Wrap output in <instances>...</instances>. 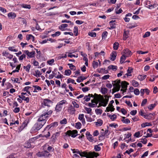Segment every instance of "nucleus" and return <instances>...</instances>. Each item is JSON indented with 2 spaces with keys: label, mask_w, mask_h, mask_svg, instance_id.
<instances>
[{
  "label": "nucleus",
  "mask_w": 158,
  "mask_h": 158,
  "mask_svg": "<svg viewBox=\"0 0 158 158\" xmlns=\"http://www.w3.org/2000/svg\"><path fill=\"white\" fill-rule=\"evenodd\" d=\"M37 121L38 122L35 123L31 128V133H34L39 130L42 127L46 122V120H39V118Z\"/></svg>",
  "instance_id": "nucleus-1"
},
{
  "label": "nucleus",
  "mask_w": 158,
  "mask_h": 158,
  "mask_svg": "<svg viewBox=\"0 0 158 158\" xmlns=\"http://www.w3.org/2000/svg\"><path fill=\"white\" fill-rule=\"evenodd\" d=\"M95 96L94 98L97 102H99V105L100 106H102L104 107L106 106L108 102V99L107 98L103 99L102 98L101 96L98 95L96 94H95Z\"/></svg>",
  "instance_id": "nucleus-2"
},
{
  "label": "nucleus",
  "mask_w": 158,
  "mask_h": 158,
  "mask_svg": "<svg viewBox=\"0 0 158 158\" xmlns=\"http://www.w3.org/2000/svg\"><path fill=\"white\" fill-rule=\"evenodd\" d=\"M52 113V110H45L43 111L42 114L39 118V120L43 121V120H44L46 121V119L50 116Z\"/></svg>",
  "instance_id": "nucleus-3"
},
{
  "label": "nucleus",
  "mask_w": 158,
  "mask_h": 158,
  "mask_svg": "<svg viewBox=\"0 0 158 158\" xmlns=\"http://www.w3.org/2000/svg\"><path fill=\"white\" fill-rule=\"evenodd\" d=\"M121 81L120 80H116L112 82L113 88L112 89V94L119 91L121 87Z\"/></svg>",
  "instance_id": "nucleus-4"
},
{
  "label": "nucleus",
  "mask_w": 158,
  "mask_h": 158,
  "mask_svg": "<svg viewBox=\"0 0 158 158\" xmlns=\"http://www.w3.org/2000/svg\"><path fill=\"white\" fill-rule=\"evenodd\" d=\"M77 131L76 130H69L65 133L66 136H71L73 138H75L76 137L77 135Z\"/></svg>",
  "instance_id": "nucleus-5"
},
{
  "label": "nucleus",
  "mask_w": 158,
  "mask_h": 158,
  "mask_svg": "<svg viewBox=\"0 0 158 158\" xmlns=\"http://www.w3.org/2000/svg\"><path fill=\"white\" fill-rule=\"evenodd\" d=\"M85 135L88 140L90 142L94 143L96 142L97 139H94L89 131H87Z\"/></svg>",
  "instance_id": "nucleus-6"
},
{
  "label": "nucleus",
  "mask_w": 158,
  "mask_h": 158,
  "mask_svg": "<svg viewBox=\"0 0 158 158\" xmlns=\"http://www.w3.org/2000/svg\"><path fill=\"white\" fill-rule=\"evenodd\" d=\"M129 85V83L126 81H123L121 83V86L122 89H121V91H123V93L126 92L127 90V85Z\"/></svg>",
  "instance_id": "nucleus-7"
},
{
  "label": "nucleus",
  "mask_w": 158,
  "mask_h": 158,
  "mask_svg": "<svg viewBox=\"0 0 158 158\" xmlns=\"http://www.w3.org/2000/svg\"><path fill=\"white\" fill-rule=\"evenodd\" d=\"M144 5L145 7L150 9L154 8L156 6L155 4L152 5L151 2L149 0L145 1L144 2Z\"/></svg>",
  "instance_id": "nucleus-8"
},
{
  "label": "nucleus",
  "mask_w": 158,
  "mask_h": 158,
  "mask_svg": "<svg viewBox=\"0 0 158 158\" xmlns=\"http://www.w3.org/2000/svg\"><path fill=\"white\" fill-rule=\"evenodd\" d=\"M52 101L50 100L44 99L42 103V106L43 107H44L45 106L50 107Z\"/></svg>",
  "instance_id": "nucleus-9"
},
{
  "label": "nucleus",
  "mask_w": 158,
  "mask_h": 158,
  "mask_svg": "<svg viewBox=\"0 0 158 158\" xmlns=\"http://www.w3.org/2000/svg\"><path fill=\"white\" fill-rule=\"evenodd\" d=\"M123 55L127 57H128L131 56L132 54V52L129 49L126 48L123 51Z\"/></svg>",
  "instance_id": "nucleus-10"
},
{
  "label": "nucleus",
  "mask_w": 158,
  "mask_h": 158,
  "mask_svg": "<svg viewBox=\"0 0 158 158\" xmlns=\"http://www.w3.org/2000/svg\"><path fill=\"white\" fill-rule=\"evenodd\" d=\"M3 56L5 57L6 58L11 59L13 57V55H11L6 51L3 52L2 53Z\"/></svg>",
  "instance_id": "nucleus-11"
},
{
  "label": "nucleus",
  "mask_w": 158,
  "mask_h": 158,
  "mask_svg": "<svg viewBox=\"0 0 158 158\" xmlns=\"http://www.w3.org/2000/svg\"><path fill=\"white\" fill-rule=\"evenodd\" d=\"M68 27V25L66 23L62 24L59 26V28L61 31H64L65 30H69V29H67L66 28Z\"/></svg>",
  "instance_id": "nucleus-12"
},
{
  "label": "nucleus",
  "mask_w": 158,
  "mask_h": 158,
  "mask_svg": "<svg viewBox=\"0 0 158 158\" xmlns=\"http://www.w3.org/2000/svg\"><path fill=\"white\" fill-rule=\"evenodd\" d=\"M24 52L30 58L33 57L35 54V52L34 51L30 52L28 50H25Z\"/></svg>",
  "instance_id": "nucleus-13"
},
{
  "label": "nucleus",
  "mask_w": 158,
  "mask_h": 158,
  "mask_svg": "<svg viewBox=\"0 0 158 158\" xmlns=\"http://www.w3.org/2000/svg\"><path fill=\"white\" fill-rule=\"evenodd\" d=\"M78 118L81 121L83 125L85 123V119L84 118V114H81L79 115Z\"/></svg>",
  "instance_id": "nucleus-14"
},
{
  "label": "nucleus",
  "mask_w": 158,
  "mask_h": 158,
  "mask_svg": "<svg viewBox=\"0 0 158 158\" xmlns=\"http://www.w3.org/2000/svg\"><path fill=\"white\" fill-rule=\"evenodd\" d=\"M155 115V114L154 113H150L148 114H146L144 116V118L145 119L150 120Z\"/></svg>",
  "instance_id": "nucleus-15"
},
{
  "label": "nucleus",
  "mask_w": 158,
  "mask_h": 158,
  "mask_svg": "<svg viewBox=\"0 0 158 158\" xmlns=\"http://www.w3.org/2000/svg\"><path fill=\"white\" fill-rule=\"evenodd\" d=\"M95 96V94L94 95V96H93L92 94H89L88 95L85 96L83 99L85 100V101L88 102L90 100L91 97H93L94 98Z\"/></svg>",
  "instance_id": "nucleus-16"
},
{
  "label": "nucleus",
  "mask_w": 158,
  "mask_h": 158,
  "mask_svg": "<svg viewBox=\"0 0 158 158\" xmlns=\"http://www.w3.org/2000/svg\"><path fill=\"white\" fill-rule=\"evenodd\" d=\"M129 34V31H126L125 30H124L123 37V40H125L128 37Z\"/></svg>",
  "instance_id": "nucleus-17"
},
{
  "label": "nucleus",
  "mask_w": 158,
  "mask_h": 158,
  "mask_svg": "<svg viewBox=\"0 0 158 158\" xmlns=\"http://www.w3.org/2000/svg\"><path fill=\"white\" fill-rule=\"evenodd\" d=\"M7 16L10 19H14L16 17V15L15 13L11 12L8 14Z\"/></svg>",
  "instance_id": "nucleus-18"
},
{
  "label": "nucleus",
  "mask_w": 158,
  "mask_h": 158,
  "mask_svg": "<svg viewBox=\"0 0 158 158\" xmlns=\"http://www.w3.org/2000/svg\"><path fill=\"white\" fill-rule=\"evenodd\" d=\"M60 133L59 132H56L51 137V139L53 140H55L60 135Z\"/></svg>",
  "instance_id": "nucleus-19"
},
{
  "label": "nucleus",
  "mask_w": 158,
  "mask_h": 158,
  "mask_svg": "<svg viewBox=\"0 0 158 158\" xmlns=\"http://www.w3.org/2000/svg\"><path fill=\"white\" fill-rule=\"evenodd\" d=\"M117 53L116 52H113L110 54V59L111 60L114 61L116 59Z\"/></svg>",
  "instance_id": "nucleus-20"
},
{
  "label": "nucleus",
  "mask_w": 158,
  "mask_h": 158,
  "mask_svg": "<svg viewBox=\"0 0 158 158\" xmlns=\"http://www.w3.org/2000/svg\"><path fill=\"white\" fill-rule=\"evenodd\" d=\"M114 108L112 105H109V106L106 108V111L109 112L111 111V112L114 111Z\"/></svg>",
  "instance_id": "nucleus-21"
},
{
  "label": "nucleus",
  "mask_w": 158,
  "mask_h": 158,
  "mask_svg": "<svg viewBox=\"0 0 158 158\" xmlns=\"http://www.w3.org/2000/svg\"><path fill=\"white\" fill-rule=\"evenodd\" d=\"M18 97L22 100L25 101L27 103L29 102L30 101V99L28 97H26L23 95H19Z\"/></svg>",
  "instance_id": "nucleus-22"
},
{
  "label": "nucleus",
  "mask_w": 158,
  "mask_h": 158,
  "mask_svg": "<svg viewBox=\"0 0 158 158\" xmlns=\"http://www.w3.org/2000/svg\"><path fill=\"white\" fill-rule=\"evenodd\" d=\"M62 108L61 106L57 104L55 108V110L56 112H59L62 110Z\"/></svg>",
  "instance_id": "nucleus-23"
},
{
  "label": "nucleus",
  "mask_w": 158,
  "mask_h": 158,
  "mask_svg": "<svg viewBox=\"0 0 158 158\" xmlns=\"http://www.w3.org/2000/svg\"><path fill=\"white\" fill-rule=\"evenodd\" d=\"M115 20H111L110 22V29H113L115 28V24L114 23L115 22Z\"/></svg>",
  "instance_id": "nucleus-24"
},
{
  "label": "nucleus",
  "mask_w": 158,
  "mask_h": 158,
  "mask_svg": "<svg viewBox=\"0 0 158 158\" xmlns=\"http://www.w3.org/2000/svg\"><path fill=\"white\" fill-rule=\"evenodd\" d=\"M96 125L97 126H101L103 124V122L102 120L100 119H99L97 120V121L95 122Z\"/></svg>",
  "instance_id": "nucleus-25"
},
{
  "label": "nucleus",
  "mask_w": 158,
  "mask_h": 158,
  "mask_svg": "<svg viewBox=\"0 0 158 158\" xmlns=\"http://www.w3.org/2000/svg\"><path fill=\"white\" fill-rule=\"evenodd\" d=\"M86 78L84 76H80L77 79V81L78 83L82 82L84 80H85Z\"/></svg>",
  "instance_id": "nucleus-26"
},
{
  "label": "nucleus",
  "mask_w": 158,
  "mask_h": 158,
  "mask_svg": "<svg viewBox=\"0 0 158 158\" xmlns=\"http://www.w3.org/2000/svg\"><path fill=\"white\" fill-rule=\"evenodd\" d=\"M122 121L125 124H128L130 123V120L128 118H126L125 117H123Z\"/></svg>",
  "instance_id": "nucleus-27"
},
{
  "label": "nucleus",
  "mask_w": 158,
  "mask_h": 158,
  "mask_svg": "<svg viewBox=\"0 0 158 158\" xmlns=\"http://www.w3.org/2000/svg\"><path fill=\"white\" fill-rule=\"evenodd\" d=\"M72 106H70L69 108V110L72 114H74L76 111V110Z\"/></svg>",
  "instance_id": "nucleus-28"
},
{
  "label": "nucleus",
  "mask_w": 158,
  "mask_h": 158,
  "mask_svg": "<svg viewBox=\"0 0 158 158\" xmlns=\"http://www.w3.org/2000/svg\"><path fill=\"white\" fill-rule=\"evenodd\" d=\"M42 74V73L38 70H37L35 71V73L34 74V75L35 77H40Z\"/></svg>",
  "instance_id": "nucleus-29"
},
{
  "label": "nucleus",
  "mask_w": 158,
  "mask_h": 158,
  "mask_svg": "<svg viewBox=\"0 0 158 158\" xmlns=\"http://www.w3.org/2000/svg\"><path fill=\"white\" fill-rule=\"evenodd\" d=\"M147 76L145 75H139L138 76V79L140 81H143L144 80L146 77Z\"/></svg>",
  "instance_id": "nucleus-30"
},
{
  "label": "nucleus",
  "mask_w": 158,
  "mask_h": 158,
  "mask_svg": "<svg viewBox=\"0 0 158 158\" xmlns=\"http://www.w3.org/2000/svg\"><path fill=\"white\" fill-rule=\"evenodd\" d=\"M123 12V10L121 8L119 9L118 7H117L115 9V13L117 14H119Z\"/></svg>",
  "instance_id": "nucleus-31"
},
{
  "label": "nucleus",
  "mask_w": 158,
  "mask_h": 158,
  "mask_svg": "<svg viewBox=\"0 0 158 158\" xmlns=\"http://www.w3.org/2000/svg\"><path fill=\"white\" fill-rule=\"evenodd\" d=\"M67 103V101L66 100H61V101H60L59 102L57 103V104L60 106H61L62 107H63V105L64 104H66Z\"/></svg>",
  "instance_id": "nucleus-32"
},
{
  "label": "nucleus",
  "mask_w": 158,
  "mask_h": 158,
  "mask_svg": "<svg viewBox=\"0 0 158 158\" xmlns=\"http://www.w3.org/2000/svg\"><path fill=\"white\" fill-rule=\"evenodd\" d=\"M67 57V55L66 54H62L61 55L58 56L57 57V60H59L62 58H66Z\"/></svg>",
  "instance_id": "nucleus-33"
},
{
  "label": "nucleus",
  "mask_w": 158,
  "mask_h": 158,
  "mask_svg": "<svg viewBox=\"0 0 158 158\" xmlns=\"http://www.w3.org/2000/svg\"><path fill=\"white\" fill-rule=\"evenodd\" d=\"M127 57L125 55H123L121 56L120 59V63L122 64L123 63L124 61L126 59V58Z\"/></svg>",
  "instance_id": "nucleus-34"
},
{
  "label": "nucleus",
  "mask_w": 158,
  "mask_h": 158,
  "mask_svg": "<svg viewBox=\"0 0 158 158\" xmlns=\"http://www.w3.org/2000/svg\"><path fill=\"white\" fill-rule=\"evenodd\" d=\"M142 134L141 133V131H138L135 132L134 134V136L136 138H139L142 136Z\"/></svg>",
  "instance_id": "nucleus-35"
},
{
  "label": "nucleus",
  "mask_w": 158,
  "mask_h": 158,
  "mask_svg": "<svg viewBox=\"0 0 158 158\" xmlns=\"http://www.w3.org/2000/svg\"><path fill=\"white\" fill-rule=\"evenodd\" d=\"M74 82H75V81L74 80H73L72 79L70 78H69L67 79V84L72 83L73 84H76V83Z\"/></svg>",
  "instance_id": "nucleus-36"
},
{
  "label": "nucleus",
  "mask_w": 158,
  "mask_h": 158,
  "mask_svg": "<svg viewBox=\"0 0 158 158\" xmlns=\"http://www.w3.org/2000/svg\"><path fill=\"white\" fill-rule=\"evenodd\" d=\"M55 62V60L54 59H52L48 60L47 61L48 64L50 65H52Z\"/></svg>",
  "instance_id": "nucleus-37"
},
{
  "label": "nucleus",
  "mask_w": 158,
  "mask_h": 158,
  "mask_svg": "<svg viewBox=\"0 0 158 158\" xmlns=\"http://www.w3.org/2000/svg\"><path fill=\"white\" fill-rule=\"evenodd\" d=\"M108 90L106 88H101V91L103 94H106Z\"/></svg>",
  "instance_id": "nucleus-38"
},
{
  "label": "nucleus",
  "mask_w": 158,
  "mask_h": 158,
  "mask_svg": "<svg viewBox=\"0 0 158 158\" xmlns=\"http://www.w3.org/2000/svg\"><path fill=\"white\" fill-rule=\"evenodd\" d=\"M119 44L118 42H115L113 44V48L114 50H117L118 49Z\"/></svg>",
  "instance_id": "nucleus-39"
},
{
  "label": "nucleus",
  "mask_w": 158,
  "mask_h": 158,
  "mask_svg": "<svg viewBox=\"0 0 158 158\" xmlns=\"http://www.w3.org/2000/svg\"><path fill=\"white\" fill-rule=\"evenodd\" d=\"M132 70L133 69L131 67H129L127 70V73L125 75H126L127 76H131V75H129L128 74H130L131 73Z\"/></svg>",
  "instance_id": "nucleus-40"
},
{
  "label": "nucleus",
  "mask_w": 158,
  "mask_h": 158,
  "mask_svg": "<svg viewBox=\"0 0 158 158\" xmlns=\"http://www.w3.org/2000/svg\"><path fill=\"white\" fill-rule=\"evenodd\" d=\"M131 82L132 85L135 87H137L139 85L138 82L135 80H133Z\"/></svg>",
  "instance_id": "nucleus-41"
},
{
  "label": "nucleus",
  "mask_w": 158,
  "mask_h": 158,
  "mask_svg": "<svg viewBox=\"0 0 158 158\" xmlns=\"http://www.w3.org/2000/svg\"><path fill=\"white\" fill-rule=\"evenodd\" d=\"M108 68L109 69H112L113 70H116L117 69V67L116 66L111 65L108 66Z\"/></svg>",
  "instance_id": "nucleus-42"
},
{
  "label": "nucleus",
  "mask_w": 158,
  "mask_h": 158,
  "mask_svg": "<svg viewBox=\"0 0 158 158\" xmlns=\"http://www.w3.org/2000/svg\"><path fill=\"white\" fill-rule=\"evenodd\" d=\"M84 109L87 111V113L88 114H91L92 109L90 108L87 107H85Z\"/></svg>",
  "instance_id": "nucleus-43"
},
{
  "label": "nucleus",
  "mask_w": 158,
  "mask_h": 158,
  "mask_svg": "<svg viewBox=\"0 0 158 158\" xmlns=\"http://www.w3.org/2000/svg\"><path fill=\"white\" fill-rule=\"evenodd\" d=\"M30 86H26L25 87L23 90V91H26L29 94H31L30 92L29 91L30 88H31Z\"/></svg>",
  "instance_id": "nucleus-44"
},
{
  "label": "nucleus",
  "mask_w": 158,
  "mask_h": 158,
  "mask_svg": "<svg viewBox=\"0 0 158 158\" xmlns=\"http://www.w3.org/2000/svg\"><path fill=\"white\" fill-rule=\"evenodd\" d=\"M98 63L95 61H94L92 63L93 67L94 69L97 68L98 66Z\"/></svg>",
  "instance_id": "nucleus-45"
},
{
  "label": "nucleus",
  "mask_w": 158,
  "mask_h": 158,
  "mask_svg": "<svg viewBox=\"0 0 158 158\" xmlns=\"http://www.w3.org/2000/svg\"><path fill=\"white\" fill-rule=\"evenodd\" d=\"M61 34V32L59 31L56 32L54 34L52 35L51 36L53 37H55L60 35Z\"/></svg>",
  "instance_id": "nucleus-46"
},
{
  "label": "nucleus",
  "mask_w": 158,
  "mask_h": 158,
  "mask_svg": "<svg viewBox=\"0 0 158 158\" xmlns=\"http://www.w3.org/2000/svg\"><path fill=\"white\" fill-rule=\"evenodd\" d=\"M72 104L73 105V107L74 108H77L79 107V105L78 104H77L75 101H73Z\"/></svg>",
  "instance_id": "nucleus-47"
},
{
  "label": "nucleus",
  "mask_w": 158,
  "mask_h": 158,
  "mask_svg": "<svg viewBox=\"0 0 158 158\" xmlns=\"http://www.w3.org/2000/svg\"><path fill=\"white\" fill-rule=\"evenodd\" d=\"M8 48L9 50L12 52H17L18 51L17 49H15L14 46L9 47Z\"/></svg>",
  "instance_id": "nucleus-48"
},
{
  "label": "nucleus",
  "mask_w": 158,
  "mask_h": 158,
  "mask_svg": "<svg viewBox=\"0 0 158 158\" xmlns=\"http://www.w3.org/2000/svg\"><path fill=\"white\" fill-rule=\"evenodd\" d=\"M86 157L87 158H94L92 152H89L87 153Z\"/></svg>",
  "instance_id": "nucleus-49"
},
{
  "label": "nucleus",
  "mask_w": 158,
  "mask_h": 158,
  "mask_svg": "<svg viewBox=\"0 0 158 158\" xmlns=\"http://www.w3.org/2000/svg\"><path fill=\"white\" fill-rule=\"evenodd\" d=\"M156 106V104L155 103L152 104L148 106V108L150 110H152L155 107V106Z\"/></svg>",
  "instance_id": "nucleus-50"
},
{
  "label": "nucleus",
  "mask_w": 158,
  "mask_h": 158,
  "mask_svg": "<svg viewBox=\"0 0 158 158\" xmlns=\"http://www.w3.org/2000/svg\"><path fill=\"white\" fill-rule=\"evenodd\" d=\"M24 147L27 148H30L31 147V144L30 142L27 141L26 142L24 145Z\"/></svg>",
  "instance_id": "nucleus-51"
},
{
  "label": "nucleus",
  "mask_w": 158,
  "mask_h": 158,
  "mask_svg": "<svg viewBox=\"0 0 158 158\" xmlns=\"http://www.w3.org/2000/svg\"><path fill=\"white\" fill-rule=\"evenodd\" d=\"M95 111L96 114L98 115L101 114L102 112V110L100 109H97Z\"/></svg>",
  "instance_id": "nucleus-52"
},
{
  "label": "nucleus",
  "mask_w": 158,
  "mask_h": 158,
  "mask_svg": "<svg viewBox=\"0 0 158 158\" xmlns=\"http://www.w3.org/2000/svg\"><path fill=\"white\" fill-rule=\"evenodd\" d=\"M78 28L76 26H75L73 29V33H75V35L77 36L78 35Z\"/></svg>",
  "instance_id": "nucleus-53"
},
{
  "label": "nucleus",
  "mask_w": 158,
  "mask_h": 158,
  "mask_svg": "<svg viewBox=\"0 0 158 158\" xmlns=\"http://www.w3.org/2000/svg\"><path fill=\"white\" fill-rule=\"evenodd\" d=\"M151 125V123H143L141 125V126L142 127H145L146 126H150Z\"/></svg>",
  "instance_id": "nucleus-54"
},
{
  "label": "nucleus",
  "mask_w": 158,
  "mask_h": 158,
  "mask_svg": "<svg viewBox=\"0 0 158 158\" xmlns=\"http://www.w3.org/2000/svg\"><path fill=\"white\" fill-rule=\"evenodd\" d=\"M61 22L62 23H70V25H71L72 26H73V23H72L71 21L69 20H68L66 19L62 20Z\"/></svg>",
  "instance_id": "nucleus-55"
},
{
  "label": "nucleus",
  "mask_w": 158,
  "mask_h": 158,
  "mask_svg": "<svg viewBox=\"0 0 158 158\" xmlns=\"http://www.w3.org/2000/svg\"><path fill=\"white\" fill-rule=\"evenodd\" d=\"M108 33L106 31L103 32L102 34V38L103 39H106Z\"/></svg>",
  "instance_id": "nucleus-56"
},
{
  "label": "nucleus",
  "mask_w": 158,
  "mask_h": 158,
  "mask_svg": "<svg viewBox=\"0 0 158 158\" xmlns=\"http://www.w3.org/2000/svg\"><path fill=\"white\" fill-rule=\"evenodd\" d=\"M21 6L22 7L24 8L30 9L31 8V6L30 5L26 4H23Z\"/></svg>",
  "instance_id": "nucleus-57"
},
{
  "label": "nucleus",
  "mask_w": 158,
  "mask_h": 158,
  "mask_svg": "<svg viewBox=\"0 0 158 158\" xmlns=\"http://www.w3.org/2000/svg\"><path fill=\"white\" fill-rule=\"evenodd\" d=\"M69 68L71 70H74L75 69V66L72 64H68Z\"/></svg>",
  "instance_id": "nucleus-58"
},
{
  "label": "nucleus",
  "mask_w": 158,
  "mask_h": 158,
  "mask_svg": "<svg viewBox=\"0 0 158 158\" xmlns=\"http://www.w3.org/2000/svg\"><path fill=\"white\" fill-rule=\"evenodd\" d=\"M65 75L66 76H69L71 73V70L69 69L66 70L65 71Z\"/></svg>",
  "instance_id": "nucleus-59"
},
{
  "label": "nucleus",
  "mask_w": 158,
  "mask_h": 158,
  "mask_svg": "<svg viewBox=\"0 0 158 158\" xmlns=\"http://www.w3.org/2000/svg\"><path fill=\"white\" fill-rule=\"evenodd\" d=\"M89 35L92 37H94L96 36V34L95 32H90L88 33Z\"/></svg>",
  "instance_id": "nucleus-60"
},
{
  "label": "nucleus",
  "mask_w": 158,
  "mask_h": 158,
  "mask_svg": "<svg viewBox=\"0 0 158 158\" xmlns=\"http://www.w3.org/2000/svg\"><path fill=\"white\" fill-rule=\"evenodd\" d=\"M136 26L137 25L136 24L132 25L129 23L127 25V27L130 29H131L136 27Z\"/></svg>",
  "instance_id": "nucleus-61"
},
{
  "label": "nucleus",
  "mask_w": 158,
  "mask_h": 158,
  "mask_svg": "<svg viewBox=\"0 0 158 158\" xmlns=\"http://www.w3.org/2000/svg\"><path fill=\"white\" fill-rule=\"evenodd\" d=\"M94 149L96 151L98 152L101 150V147L99 145H96L94 146Z\"/></svg>",
  "instance_id": "nucleus-62"
},
{
  "label": "nucleus",
  "mask_w": 158,
  "mask_h": 158,
  "mask_svg": "<svg viewBox=\"0 0 158 158\" xmlns=\"http://www.w3.org/2000/svg\"><path fill=\"white\" fill-rule=\"evenodd\" d=\"M81 123L79 122H77L76 123L75 127L77 129H80L81 128Z\"/></svg>",
  "instance_id": "nucleus-63"
},
{
  "label": "nucleus",
  "mask_w": 158,
  "mask_h": 158,
  "mask_svg": "<svg viewBox=\"0 0 158 158\" xmlns=\"http://www.w3.org/2000/svg\"><path fill=\"white\" fill-rule=\"evenodd\" d=\"M109 126L114 128H116L118 127V125L117 124L115 123H113L109 124Z\"/></svg>",
  "instance_id": "nucleus-64"
}]
</instances>
